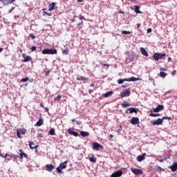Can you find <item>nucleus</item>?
<instances>
[{
  "label": "nucleus",
  "instance_id": "e2e57ef3",
  "mask_svg": "<svg viewBox=\"0 0 177 177\" xmlns=\"http://www.w3.org/2000/svg\"><path fill=\"white\" fill-rule=\"evenodd\" d=\"M0 157H2L3 158H6V157H5V156H3V155L1 154V156H0Z\"/></svg>",
  "mask_w": 177,
  "mask_h": 177
},
{
  "label": "nucleus",
  "instance_id": "423d86ee",
  "mask_svg": "<svg viewBox=\"0 0 177 177\" xmlns=\"http://www.w3.org/2000/svg\"><path fill=\"white\" fill-rule=\"evenodd\" d=\"M138 111H139V109L131 107V108H129V109H126L125 113L126 114H132V113H135L136 114H138Z\"/></svg>",
  "mask_w": 177,
  "mask_h": 177
},
{
  "label": "nucleus",
  "instance_id": "bf43d9fd",
  "mask_svg": "<svg viewBox=\"0 0 177 177\" xmlns=\"http://www.w3.org/2000/svg\"><path fill=\"white\" fill-rule=\"evenodd\" d=\"M137 27H138V28H140V24H138Z\"/></svg>",
  "mask_w": 177,
  "mask_h": 177
},
{
  "label": "nucleus",
  "instance_id": "c85d7f7f",
  "mask_svg": "<svg viewBox=\"0 0 177 177\" xmlns=\"http://www.w3.org/2000/svg\"><path fill=\"white\" fill-rule=\"evenodd\" d=\"M96 160L97 158L94 155H92V156L89 158V161H91V162H96Z\"/></svg>",
  "mask_w": 177,
  "mask_h": 177
},
{
  "label": "nucleus",
  "instance_id": "473e14b6",
  "mask_svg": "<svg viewBox=\"0 0 177 177\" xmlns=\"http://www.w3.org/2000/svg\"><path fill=\"white\" fill-rule=\"evenodd\" d=\"M167 74L165 73V72L160 71V77H161V78H165V77H167Z\"/></svg>",
  "mask_w": 177,
  "mask_h": 177
},
{
  "label": "nucleus",
  "instance_id": "774afa93",
  "mask_svg": "<svg viewBox=\"0 0 177 177\" xmlns=\"http://www.w3.org/2000/svg\"><path fill=\"white\" fill-rule=\"evenodd\" d=\"M7 158H8V161H9V160H10V159H11L12 158H10V157H7Z\"/></svg>",
  "mask_w": 177,
  "mask_h": 177
},
{
  "label": "nucleus",
  "instance_id": "a18cd8bd",
  "mask_svg": "<svg viewBox=\"0 0 177 177\" xmlns=\"http://www.w3.org/2000/svg\"><path fill=\"white\" fill-rule=\"evenodd\" d=\"M160 71H162V72L167 71V68H160Z\"/></svg>",
  "mask_w": 177,
  "mask_h": 177
},
{
  "label": "nucleus",
  "instance_id": "b1692460",
  "mask_svg": "<svg viewBox=\"0 0 177 177\" xmlns=\"http://www.w3.org/2000/svg\"><path fill=\"white\" fill-rule=\"evenodd\" d=\"M5 157H10V158H14V160H16V158H17V156L15 155V154H8V153H6L5 155Z\"/></svg>",
  "mask_w": 177,
  "mask_h": 177
},
{
  "label": "nucleus",
  "instance_id": "cd10ccee",
  "mask_svg": "<svg viewBox=\"0 0 177 177\" xmlns=\"http://www.w3.org/2000/svg\"><path fill=\"white\" fill-rule=\"evenodd\" d=\"M140 7H139L138 6H134V12H136V13H142V12H140Z\"/></svg>",
  "mask_w": 177,
  "mask_h": 177
},
{
  "label": "nucleus",
  "instance_id": "4d7b16f0",
  "mask_svg": "<svg viewBox=\"0 0 177 177\" xmlns=\"http://www.w3.org/2000/svg\"><path fill=\"white\" fill-rule=\"evenodd\" d=\"M113 138H114V136H113V134H111V135H110V139H111H111H113Z\"/></svg>",
  "mask_w": 177,
  "mask_h": 177
},
{
  "label": "nucleus",
  "instance_id": "2f4dec72",
  "mask_svg": "<svg viewBox=\"0 0 177 177\" xmlns=\"http://www.w3.org/2000/svg\"><path fill=\"white\" fill-rule=\"evenodd\" d=\"M48 133H49V135H51V136L56 135V133L55 132V129H51L49 131Z\"/></svg>",
  "mask_w": 177,
  "mask_h": 177
},
{
  "label": "nucleus",
  "instance_id": "f704fd0d",
  "mask_svg": "<svg viewBox=\"0 0 177 177\" xmlns=\"http://www.w3.org/2000/svg\"><path fill=\"white\" fill-rule=\"evenodd\" d=\"M160 115H161L160 113H151L149 114L150 117H160Z\"/></svg>",
  "mask_w": 177,
  "mask_h": 177
},
{
  "label": "nucleus",
  "instance_id": "37998d69",
  "mask_svg": "<svg viewBox=\"0 0 177 177\" xmlns=\"http://www.w3.org/2000/svg\"><path fill=\"white\" fill-rule=\"evenodd\" d=\"M60 99H62V95H57L55 98V101H57V100H60Z\"/></svg>",
  "mask_w": 177,
  "mask_h": 177
},
{
  "label": "nucleus",
  "instance_id": "6ab92c4d",
  "mask_svg": "<svg viewBox=\"0 0 177 177\" xmlns=\"http://www.w3.org/2000/svg\"><path fill=\"white\" fill-rule=\"evenodd\" d=\"M170 169L172 171V172H176L177 170V162H174L173 165L170 167Z\"/></svg>",
  "mask_w": 177,
  "mask_h": 177
},
{
  "label": "nucleus",
  "instance_id": "6e6d98bb",
  "mask_svg": "<svg viewBox=\"0 0 177 177\" xmlns=\"http://www.w3.org/2000/svg\"><path fill=\"white\" fill-rule=\"evenodd\" d=\"M16 0H10V4L13 3Z\"/></svg>",
  "mask_w": 177,
  "mask_h": 177
},
{
  "label": "nucleus",
  "instance_id": "79ce46f5",
  "mask_svg": "<svg viewBox=\"0 0 177 177\" xmlns=\"http://www.w3.org/2000/svg\"><path fill=\"white\" fill-rule=\"evenodd\" d=\"M29 78L28 77H25L21 79V82H27V81H28Z\"/></svg>",
  "mask_w": 177,
  "mask_h": 177
},
{
  "label": "nucleus",
  "instance_id": "412c9836",
  "mask_svg": "<svg viewBox=\"0 0 177 177\" xmlns=\"http://www.w3.org/2000/svg\"><path fill=\"white\" fill-rule=\"evenodd\" d=\"M55 6H56V3L55 2H53L52 3L49 4L48 6L49 12H52V10H54Z\"/></svg>",
  "mask_w": 177,
  "mask_h": 177
},
{
  "label": "nucleus",
  "instance_id": "7ed1b4c3",
  "mask_svg": "<svg viewBox=\"0 0 177 177\" xmlns=\"http://www.w3.org/2000/svg\"><path fill=\"white\" fill-rule=\"evenodd\" d=\"M68 161L66 160L62 163H60L59 165L57 167V174H62V169H66L67 168V163Z\"/></svg>",
  "mask_w": 177,
  "mask_h": 177
},
{
  "label": "nucleus",
  "instance_id": "8fccbe9b",
  "mask_svg": "<svg viewBox=\"0 0 177 177\" xmlns=\"http://www.w3.org/2000/svg\"><path fill=\"white\" fill-rule=\"evenodd\" d=\"M76 124H77V125H81V124H82V122H81V121H80V122L76 121Z\"/></svg>",
  "mask_w": 177,
  "mask_h": 177
},
{
  "label": "nucleus",
  "instance_id": "338daca9",
  "mask_svg": "<svg viewBox=\"0 0 177 177\" xmlns=\"http://www.w3.org/2000/svg\"><path fill=\"white\" fill-rule=\"evenodd\" d=\"M163 161H164V160L160 159V160H159V162H162Z\"/></svg>",
  "mask_w": 177,
  "mask_h": 177
},
{
  "label": "nucleus",
  "instance_id": "2eb2a0df",
  "mask_svg": "<svg viewBox=\"0 0 177 177\" xmlns=\"http://www.w3.org/2000/svg\"><path fill=\"white\" fill-rule=\"evenodd\" d=\"M138 162H142V161L146 159V153H144L142 155H140L136 158Z\"/></svg>",
  "mask_w": 177,
  "mask_h": 177
},
{
  "label": "nucleus",
  "instance_id": "ea45409f",
  "mask_svg": "<svg viewBox=\"0 0 177 177\" xmlns=\"http://www.w3.org/2000/svg\"><path fill=\"white\" fill-rule=\"evenodd\" d=\"M45 15H46V16H52V13H48L46 11L43 12V15L45 16Z\"/></svg>",
  "mask_w": 177,
  "mask_h": 177
},
{
  "label": "nucleus",
  "instance_id": "393cba45",
  "mask_svg": "<svg viewBox=\"0 0 177 177\" xmlns=\"http://www.w3.org/2000/svg\"><path fill=\"white\" fill-rule=\"evenodd\" d=\"M44 124V120L39 119L37 122H36V127H41V125Z\"/></svg>",
  "mask_w": 177,
  "mask_h": 177
},
{
  "label": "nucleus",
  "instance_id": "4be33fe9",
  "mask_svg": "<svg viewBox=\"0 0 177 177\" xmlns=\"http://www.w3.org/2000/svg\"><path fill=\"white\" fill-rule=\"evenodd\" d=\"M29 147L31 149V150H34V149H37L38 147V145L35 146L34 142H31L29 143Z\"/></svg>",
  "mask_w": 177,
  "mask_h": 177
},
{
  "label": "nucleus",
  "instance_id": "7c9ffc66",
  "mask_svg": "<svg viewBox=\"0 0 177 177\" xmlns=\"http://www.w3.org/2000/svg\"><path fill=\"white\" fill-rule=\"evenodd\" d=\"M111 95H113V91H109L104 95V97H109Z\"/></svg>",
  "mask_w": 177,
  "mask_h": 177
},
{
  "label": "nucleus",
  "instance_id": "20e7f679",
  "mask_svg": "<svg viewBox=\"0 0 177 177\" xmlns=\"http://www.w3.org/2000/svg\"><path fill=\"white\" fill-rule=\"evenodd\" d=\"M27 133V129H17V136L19 139H21L23 136L21 135H25Z\"/></svg>",
  "mask_w": 177,
  "mask_h": 177
},
{
  "label": "nucleus",
  "instance_id": "864d4df0",
  "mask_svg": "<svg viewBox=\"0 0 177 177\" xmlns=\"http://www.w3.org/2000/svg\"><path fill=\"white\" fill-rule=\"evenodd\" d=\"M93 90H89L88 91V93L91 95V93H93Z\"/></svg>",
  "mask_w": 177,
  "mask_h": 177
},
{
  "label": "nucleus",
  "instance_id": "de8ad7c7",
  "mask_svg": "<svg viewBox=\"0 0 177 177\" xmlns=\"http://www.w3.org/2000/svg\"><path fill=\"white\" fill-rule=\"evenodd\" d=\"M44 109L46 113H49V108L45 107Z\"/></svg>",
  "mask_w": 177,
  "mask_h": 177
},
{
  "label": "nucleus",
  "instance_id": "c03bdc74",
  "mask_svg": "<svg viewBox=\"0 0 177 177\" xmlns=\"http://www.w3.org/2000/svg\"><path fill=\"white\" fill-rule=\"evenodd\" d=\"M29 36L30 38H32V39H35V35H34V33H30Z\"/></svg>",
  "mask_w": 177,
  "mask_h": 177
},
{
  "label": "nucleus",
  "instance_id": "09e8293b",
  "mask_svg": "<svg viewBox=\"0 0 177 177\" xmlns=\"http://www.w3.org/2000/svg\"><path fill=\"white\" fill-rule=\"evenodd\" d=\"M15 9V7L11 8V9L9 10V13H12Z\"/></svg>",
  "mask_w": 177,
  "mask_h": 177
},
{
  "label": "nucleus",
  "instance_id": "f257e3e1",
  "mask_svg": "<svg viewBox=\"0 0 177 177\" xmlns=\"http://www.w3.org/2000/svg\"><path fill=\"white\" fill-rule=\"evenodd\" d=\"M140 80V78L131 77H129L127 79V78L126 79H119V80H118V83L119 84H124V81L128 82H135V81H139Z\"/></svg>",
  "mask_w": 177,
  "mask_h": 177
},
{
  "label": "nucleus",
  "instance_id": "69168bd1",
  "mask_svg": "<svg viewBox=\"0 0 177 177\" xmlns=\"http://www.w3.org/2000/svg\"><path fill=\"white\" fill-rule=\"evenodd\" d=\"M2 50H3V48H0V53L2 52Z\"/></svg>",
  "mask_w": 177,
  "mask_h": 177
},
{
  "label": "nucleus",
  "instance_id": "680f3d73",
  "mask_svg": "<svg viewBox=\"0 0 177 177\" xmlns=\"http://www.w3.org/2000/svg\"><path fill=\"white\" fill-rule=\"evenodd\" d=\"M103 66H106V67H109V64H104Z\"/></svg>",
  "mask_w": 177,
  "mask_h": 177
},
{
  "label": "nucleus",
  "instance_id": "39448f33",
  "mask_svg": "<svg viewBox=\"0 0 177 177\" xmlns=\"http://www.w3.org/2000/svg\"><path fill=\"white\" fill-rule=\"evenodd\" d=\"M165 56H167V54H165V53L162 54V53H156L153 55V59H154V60L158 61L160 59H162V57H165Z\"/></svg>",
  "mask_w": 177,
  "mask_h": 177
},
{
  "label": "nucleus",
  "instance_id": "5fc2aeb1",
  "mask_svg": "<svg viewBox=\"0 0 177 177\" xmlns=\"http://www.w3.org/2000/svg\"><path fill=\"white\" fill-rule=\"evenodd\" d=\"M167 60H168V62H172V58L168 57Z\"/></svg>",
  "mask_w": 177,
  "mask_h": 177
},
{
  "label": "nucleus",
  "instance_id": "9d476101",
  "mask_svg": "<svg viewBox=\"0 0 177 177\" xmlns=\"http://www.w3.org/2000/svg\"><path fill=\"white\" fill-rule=\"evenodd\" d=\"M131 172H133V174H134V175H142L143 174V171H142V169H140L131 168Z\"/></svg>",
  "mask_w": 177,
  "mask_h": 177
},
{
  "label": "nucleus",
  "instance_id": "72a5a7b5",
  "mask_svg": "<svg viewBox=\"0 0 177 177\" xmlns=\"http://www.w3.org/2000/svg\"><path fill=\"white\" fill-rule=\"evenodd\" d=\"M156 171H158L159 172H162V171H164V169L161 168L160 166H156L155 167Z\"/></svg>",
  "mask_w": 177,
  "mask_h": 177
},
{
  "label": "nucleus",
  "instance_id": "0eeeda50",
  "mask_svg": "<svg viewBox=\"0 0 177 177\" xmlns=\"http://www.w3.org/2000/svg\"><path fill=\"white\" fill-rule=\"evenodd\" d=\"M93 150H96L97 151H98V150L103 149V145L99 144L98 142H93Z\"/></svg>",
  "mask_w": 177,
  "mask_h": 177
},
{
  "label": "nucleus",
  "instance_id": "3c124183",
  "mask_svg": "<svg viewBox=\"0 0 177 177\" xmlns=\"http://www.w3.org/2000/svg\"><path fill=\"white\" fill-rule=\"evenodd\" d=\"M81 24H83L82 21L77 24V27H80V26H81Z\"/></svg>",
  "mask_w": 177,
  "mask_h": 177
},
{
  "label": "nucleus",
  "instance_id": "6e6552de",
  "mask_svg": "<svg viewBox=\"0 0 177 177\" xmlns=\"http://www.w3.org/2000/svg\"><path fill=\"white\" fill-rule=\"evenodd\" d=\"M129 95H131V88L124 90L120 93V96L122 97H127V96H129Z\"/></svg>",
  "mask_w": 177,
  "mask_h": 177
},
{
  "label": "nucleus",
  "instance_id": "e433bc0d",
  "mask_svg": "<svg viewBox=\"0 0 177 177\" xmlns=\"http://www.w3.org/2000/svg\"><path fill=\"white\" fill-rule=\"evenodd\" d=\"M122 34H123L124 35H128L129 34H131V32L128 30H122Z\"/></svg>",
  "mask_w": 177,
  "mask_h": 177
},
{
  "label": "nucleus",
  "instance_id": "49530a36",
  "mask_svg": "<svg viewBox=\"0 0 177 177\" xmlns=\"http://www.w3.org/2000/svg\"><path fill=\"white\" fill-rule=\"evenodd\" d=\"M147 31L148 34H150V32H151V31H153V30L151 28H148Z\"/></svg>",
  "mask_w": 177,
  "mask_h": 177
},
{
  "label": "nucleus",
  "instance_id": "bb28decb",
  "mask_svg": "<svg viewBox=\"0 0 177 177\" xmlns=\"http://www.w3.org/2000/svg\"><path fill=\"white\" fill-rule=\"evenodd\" d=\"M87 80H89L88 77H85L84 76H82L80 77L77 78V81H87Z\"/></svg>",
  "mask_w": 177,
  "mask_h": 177
},
{
  "label": "nucleus",
  "instance_id": "9b49d317",
  "mask_svg": "<svg viewBox=\"0 0 177 177\" xmlns=\"http://www.w3.org/2000/svg\"><path fill=\"white\" fill-rule=\"evenodd\" d=\"M151 124H153V125H162V119L161 118H158L156 120H152Z\"/></svg>",
  "mask_w": 177,
  "mask_h": 177
},
{
  "label": "nucleus",
  "instance_id": "c756f323",
  "mask_svg": "<svg viewBox=\"0 0 177 177\" xmlns=\"http://www.w3.org/2000/svg\"><path fill=\"white\" fill-rule=\"evenodd\" d=\"M135 59H136V54H132L131 55H130L129 57L130 62H133Z\"/></svg>",
  "mask_w": 177,
  "mask_h": 177
},
{
  "label": "nucleus",
  "instance_id": "c9c22d12",
  "mask_svg": "<svg viewBox=\"0 0 177 177\" xmlns=\"http://www.w3.org/2000/svg\"><path fill=\"white\" fill-rule=\"evenodd\" d=\"M129 106H131V104H127V102H124V103L122 104V107H123V109H125Z\"/></svg>",
  "mask_w": 177,
  "mask_h": 177
},
{
  "label": "nucleus",
  "instance_id": "a19ab883",
  "mask_svg": "<svg viewBox=\"0 0 177 177\" xmlns=\"http://www.w3.org/2000/svg\"><path fill=\"white\" fill-rule=\"evenodd\" d=\"M30 50H32V52H35V50H37V46H32Z\"/></svg>",
  "mask_w": 177,
  "mask_h": 177
},
{
  "label": "nucleus",
  "instance_id": "4468645a",
  "mask_svg": "<svg viewBox=\"0 0 177 177\" xmlns=\"http://www.w3.org/2000/svg\"><path fill=\"white\" fill-rule=\"evenodd\" d=\"M121 176H122V171L121 170L117 171L111 175V177H121Z\"/></svg>",
  "mask_w": 177,
  "mask_h": 177
},
{
  "label": "nucleus",
  "instance_id": "ddd939ff",
  "mask_svg": "<svg viewBox=\"0 0 177 177\" xmlns=\"http://www.w3.org/2000/svg\"><path fill=\"white\" fill-rule=\"evenodd\" d=\"M46 171H48V172H52L53 169H55V165L52 164L46 165Z\"/></svg>",
  "mask_w": 177,
  "mask_h": 177
},
{
  "label": "nucleus",
  "instance_id": "603ef678",
  "mask_svg": "<svg viewBox=\"0 0 177 177\" xmlns=\"http://www.w3.org/2000/svg\"><path fill=\"white\" fill-rule=\"evenodd\" d=\"M40 106L42 107L43 109H45V106H44V104H43V103H41V104H40Z\"/></svg>",
  "mask_w": 177,
  "mask_h": 177
},
{
  "label": "nucleus",
  "instance_id": "4c0bfd02",
  "mask_svg": "<svg viewBox=\"0 0 177 177\" xmlns=\"http://www.w3.org/2000/svg\"><path fill=\"white\" fill-rule=\"evenodd\" d=\"M63 55H68V48H65L63 51H62Z\"/></svg>",
  "mask_w": 177,
  "mask_h": 177
},
{
  "label": "nucleus",
  "instance_id": "f3484780",
  "mask_svg": "<svg viewBox=\"0 0 177 177\" xmlns=\"http://www.w3.org/2000/svg\"><path fill=\"white\" fill-rule=\"evenodd\" d=\"M19 151L21 160H23V157H24L25 158H28V156L27 155V153L23 152V149H19Z\"/></svg>",
  "mask_w": 177,
  "mask_h": 177
},
{
  "label": "nucleus",
  "instance_id": "a211bd4d",
  "mask_svg": "<svg viewBox=\"0 0 177 177\" xmlns=\"http://www.w3.org/2000/svg\"><path fill=\"white\" fill-rule=\"evenodd\" d=\"M140 50L142 55H143V56H146L147 57L149 56V53H147V50H146V49H145V48L140 47Z\"/></svg>",
  "mask_w": 177,
  "mask_h": 177
},
{
  "label": "nucleus",
  "instance_id": "052dcab7",
  "mask_svg": "<svg viewBox=\"0 0 177 177\" xmlns=\"http://www.w3.org/2000/svg\"><path fill=\"white\" fill-rule=\"evenodd\" d=\"M91 86H92L93 88L95 86V84H93V83H92L91 84Z\"/></svg>",
  "mask_w": 177,
  "mask_h": 177
},
{
  "label": "nucleus",
  "instance_id": "f8f14e48",
  "mask_svg": "<svg viewBox=\"0 0 177 177\" xmlns=\"http://www.w3.org/2000/svg\"><path fill=\"white\" fill-rule=\"evenodd\" d=\"M130 122L132 125H137L139 124V118H131Z\"/></svg>",
  "mask_w": 177,
  "mask_h": 177
},
{
  "label": "nucleus",
  "instance_id": "a878e982",
  "mask_svg": "<svg viewBox=\"0 0 177 177\" xmlns=\"http://www.w3.org/2000/svg\"><path fill=\"white\" fill-rule=\"evenodd\" d=\"M0 2L3 3V5L8 6L10 5V0H0Z\"/></svg>",
  "mask_w": 177,
  "mask_h": 177
},
{
  "label": "nucleus",
  "instance_id": "1a4fd4ad",
  "mask_svg": "<svg viewBox=\"0 0 177 177\" xmlns=\"http://www.w3.org/2000/svg\"><path fill=\"white\" fill-rule=\"evenodd\" d=\"M22 57L24 58V63H27L28 62H31L32 60V57L30 55H27L26 53L22 54Z\"/></svg>",
  "mask_w": 177,
  "mask_h": 177
},
{
  "label": "nucleus",
  "instance_id": "58836bf2",
  "mask_svg": "<svg viewBox=\"0 0 177 177\" xmlns=\"http://www.w3.org/2000/svg\"><path fill=\"white\" fill-rule=\"evenodd\" d=\"M162 122H164V120H172V118L171 117L165 116L162 118Z\"/></svg>",
  "mask_w": 177,
  "mask_h": 177
},
{
  "label": "nucleus",
  "instance_id": "0e129e2a",
  "mask_svg": "<svg viewBox=\"0 0 177 177\" xmlns=\"http://www.w3.org/2000/svg\"><path fill=\"white\" fill-rule=\"evenodd\" d=\"M77 2H84V0H77Z\"/></svg>",
  "mask_w": 177,
  "mask_h": 177
},
{
  "label": "nucleus",
  "instance_id": "dca6fc26",
  "mask_svg": "<svg viewBox=\"0 0 177 177\" xmlns=\"http://www.w3.org/2000/svg\"><path fill=\"white\" fill-rule=\"evenodd\" d=\"M164 110V106L163 105H158L156 108L153 109L154 113H160V111H162Z\"/></svg>",
  "mask_w": 177,
  "mask_h": 177
},
{
  "label": "nucleus",
  "instance_id": "5701e85b",
  "mask_svg": "<svg viewBox=\"0 0 177 177\" xmlns=\"http://www.w3.org/2000/svg\"><path fill=\"white\" fill-rule=\"evenodd\" d=\"M81 136H83V138H86L89 136V132L88 131H80Z\"/></svg>",
  "mask_w": 177,
  "mask_h": 177
},
{
  "label": "nucleus",
  "instance_id": "13d9d810",
  "mask_svg": "<svg viewBox=\"0 0 177 177\" xmlns=\"http://www.w3.org/2000/svg\"><path fill=\"white\" fill-rule=\"evenodd\" d=\"M119 13H120V15H124V12H122V11H121V10H119Z\"/></svg>",
  "mask_w": 177,
  "mask_h": 177
},
{
  "label": "nucleus",
  "instance_id": "f03ea898",
  "mask_svg": "<svg viewBox=\"0 0 177 177\" xmlns=\"http://www.w3.org/2000/svg\"><path fill=\"white\" fill-rule=\"evenodd\" d=\"M42 55H57V50L53 48H45L41 51Z\"/></svg>",
  "mask_w": 177,
  "mask_h": 177
},
{
  "label": "nucleus",
  "instance_id": "aec40b11",
  "mask_svg": "<svg viewBox=\"0 0 177 177\" xmlns=\"http://www.w3.org/2000/svg\"><path fill=\"white\" fill-rule=\"evenodd\" d=\"M68 133L70 134V135H73V136H78V132H77V131H73V130H71V128H69L68 129Z\"/></svg>",
  "mask_w": 177,
  "mask_h": 177
}]
</instances>
